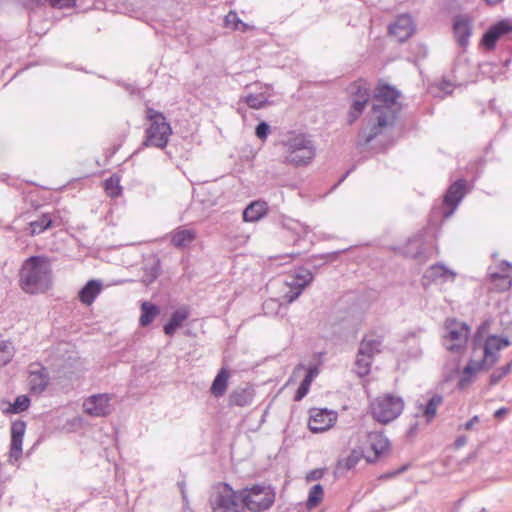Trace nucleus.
Segmentation results:
<instances>
[{
  "mask_svg": "<svg viewBox=\"0 0 512 512\" xmlns=\"http://www.w3.org/2000/svg\"><path fill=\"white\" fill-rule=\"evenodd\" d=\"M400 93L390 85H380L375 89L372 109L367 123L358 133V146H366L381 135L388 127H393L401 110L397 102Z\"/></svg>",
  "mask_w": 512,
  "mask_h": 512,
  "instance_id": "1",
  "label": "nucleus"
},
{
  "mask_svg": "<svg viewBox=\"0 0 512 512\" xmlns=\"http://www.w3.org/2000/svg\"><path fill=\"white\" fill-rule=\"evenodd\" d=\"M53 272L48 257L34 255L25 259L18 271V286L28 295H38L51 289Z\"/></svg>",
  "mask_w": 512,
  "mask_h": 512,
  "instance_id": "2",
  "label": "nucleus"
},
{
  "mask_svg": "<svg viewBox=\"0 0 512 512\" xmlns=\"http://www.w3.org/2000/svg\"><path fill=\"white\" fill-rule=\"evenodd\" d=\"M146 118L149 126L145 129L142 147H155L164 149L172 134V128L165 115L151 107L146 109Z\"/></svg>",
  "mask_w": 512,
  "mask_h": 512,
  "instance_id": "3",
  "label": "nucleus"
},
{
  "mask_svg": "<svg viewBox=\"0 0 512 512\" xmlns=\"http://www.w3.org/2000/svg\"><path fill=\"white\" fill-rule=\"evenodd\" d=\"M286 155L284 162L295 166L308 165L315 157V146L304 134H296L284 142Z\"/></svg>",
  "mask_w": 512,
  "mask_h": 512,
  "instance_id": "4",
  "label": "nucleus"
},
{
  "mask_svg": "<svg viewBox=\"0 0 512 512\" xmlns=\"http://www.w3.org/2000/svg\"><path fill=\"white\" fill-rule=\"evenodd\" d=\"M243 506L251 512L268 510L275 502L276 493L271 486L255 484L238 491Z\"/></svg>",
  "mask_w": 512,
  "mask_h": 512,
  "instance_id": "5",
  "label": "nucleus"
},
{
  "mask_svg": "<svg viewBox=\"0 0 512 512\" xmlns=\"http://www.w3.org/2000/svg\"><path fill=\"white\" fill-rule=\"evenodd\" d=\"M403 409V399L392 394L378 396L369 405L371 416L381 424H388L398 418Z\"/></svg>",
  "mask_w": 512,
  "mask_h": 512,
  "instance_id": "6",
  "label": "nucleus"
},
{
  "mask_svg": "<svg viewBox=\"0 0 512 512\" xmlns=\"http://www.w3.org/2000/svg\"><path fill=\"white\" fill-rule=\"evenodd\" d=\"M239 494L230 484L220 483L210 499L213 512H243L244 506L238 502Z\"/></svg>",
  "mask_w": 512,
  "mask_h": 512,
  "instance_id": "7",
  "label": "nucleus"
},
{
  "mask_svg": "<svg viewBox=\"0 0 512 512\" xmlns=\"http://www.w3.org/2000/svg\"><path fill=\"white\" fill-rule=\"evenodd\" d=\"M510 345L511 342L507 337L489 335L483 344L482 363L491 369L499 361V352Z\"/></svg>",
  "mask_w": 512,
  "mask_h": 512,
  "instance_id": "8",
  "label": "nucleus"
},
{
  "mask_svg": "<svg viewBox=\"0 0 512 512\" xmlns=\"http://www.w3.org/2000/svg\"><path fill=\"white\" fill-rule=\"evenodd\" d=\"M445 329L447 331L445 337L455 342L448 347V350L458 352L465 346L468 340L470 334L469 326L465 322H460L453 318L446 320Z\"/></svg>",
  "mask_w": 512,
  "mask_h": 512,
  "instance_id": "9",
  "label": "nucleus"
},
{
  "mask_svg": "<svg viewBox=\"0 0 512 512\" xmlns=\"http://www.w3.org/2000/svg\"><path fill=\"white\" fill-rule=\"evenodd\" d=\"M510 33H512V20L502 19L488 28L482 36L481 44L491 51L501 38Z\"/></svg>",
  "mask_w": 512,
  "mask_h": 512,
  "instance_id": "10",
  "label": "nucleus"
},
{
  "mask_svg": "<svg viewBox=\"0 0 512 512\" xmlns=\"http://www.w3.org/2000/svg\"><path fill=\"white\" fill-rule=\"evenodd\" d=\"M388 32L400 43L407 41L415 32V25L412 17L409 14H401L397 16L394 22L389 24Z\"/></svg>",
  "mask_w": 512,
  "mask_h": 512,
  "instance_id": "11",
  "label": "nucleus"
},
{
  "mask_svg": "<svg viewBox=\"0 0 512 512\" xmlns=\"http://www.w3.org/2000/svg\"><path fill=\"white\" fill-rule=\"evenodd\" d=\"M111 397L108 394H96L83 403L85 413L93 417H105L111 413Z\"/></svg>",
  "mask_w": 512,
  "mask_h": 512,
  "instance_id": "12",
  "label": "nucleus"
},
{
  "mask_svg": "<svg viewBox=\"0 0 512 512\" xmlns=\"http://www.w3.org/2000/svg\"><path fill=\"white\" fill-rule=\"evenodd\" d=\"M472 20L467 15H456L453 19V34L457 44L466 48L472 35Z\"/></svg>",
  "mask_w": 512,
  "mask_h": 512,
  "instance_id": "13",
  "label": "nucleus"
},
{
  "mask_svg": "<svg viewBox=\"0 0 512 512\" xmlns=\"http://www.w3.org/2000/svg\"><path fill=\"white\" fill-rule=\"evenodd\" d=\"M335 419L333 412L327 409H315L311 411L308 427L313 433L324 432L333 425Z\"/></svg>",
  "mask_w": 512,
  "mask_h": 512,
  "instance_id": "14",
  "label": "nucleus"
},
{
  "mask_svg": "<svg viewBox=\"0 0 512 512\" xmlns=\"http://www.w3.org/2000/svg\"><path fill=\"white\" fill-rule=\"evenodd\" d=\"M465 187H466V180L459 179L452 183L449 188L447 189L444 198H443V204L450 208L448 212H444V217H449L465 194Z\"/></svg>",
  "mask_w": 512,
  "mask_h": 512,
  "instance_id": "15",
  "label": "nucleus"
},
{
  "mask_svg": "<svg viewBox=\"0 0 512 512\" xmlns=\"http://www.w3.org/2000/svg\"><path fill=\"white\" fill-rule=\"evenodd\" d=\"M26 431V422L22 420L14 421L11 425V443L10 458L18 460L22 456V443Z\"/></svg>",
  "mask_w": 512,
  "mask_h": 512,
  "instance_id": "16",
  "label": "nucleus"
},
{
  "mask_svg": "<svg viewBox=\"0 0 512 512\" xmlns=\"http://www.w3.org/2000/svg\"><path fill=\"white\" fill-rule=\"evenodd\" d=\"M197 238V231L184 226L177 227L170 232V242L177 249L188 248Z\"/></svg>",
  "mask_w": 512,
  "mask_h": 512,
  "instance_id": "17",
  "label": "nucleus"
},
{
  "mask_svg": "<svg viewBox=\"0 0 512 512\" xmlns=\"http://www.w3.org/2000/svg\"><path fill=\"white\" fill-rule=\"evenodd\" d=\"M383 336H375L374 333L366 334L359 343L360 355L367 356L374 360L375 355L381 353Z\"/></svg>",
  "mask_w": 512,
  "mask_h": 512,
  "instance_id": "18",
  "label": "nucleus"
},
{
  "mask_svg": "<svg viewBox=\"0 0 512 512\" xmlns=\"http://www.w3.org/2000/svg\"><path fill=\"white\" fill-rule=\"evenodd\" d=\"M28 379L30 391L34 394H41L49 384V372L46 367L37 365L36 369L30 370Z\"/></svg>",
  "mask_w": 512,
  "mask_h": 512,
  "instance_id": "19",
  "label": "nucleus"
},
{
  "mask_svg": "<svg viewBox=\"0 0 512 512\" xmlns=\"http://www.w3.org/2000/svg\"><path fill=\"white\" fill-rule=\"evenodd\" d=\"M255 396L254 388L250 385L237 387L228 396L229 407H246L252 404Z\"/></svg>",
  "mask_w": 512,
  "mask_h": 512,
  "instance_id": "20",
  "label": "nucleus"
},
{
  "mask_svg": "<svg viewBox=\"0 0 512 512\" xmlns=\"http://www.w3.org/2000/svg\"><path fill=\"white\" fill-rule=\"evenodd\" d=\"M488 370H490V368L485 363H482V359L469 360L467 365L464 367V369L462 371V375L459 379V382H458L459 388L463 389V388L467 387L473 381V378L477 372L488 371Z\"/></svg>",
  "mask_w": 512,
  "mask_h": 512,
  "instance_id": "21",
  "label": "nucleus"
},
{
  "mask_svg": "<svg viewBox=\"0 0 512 512\" xmlns=\"http://www.w3.org/2000/svg\"><path fill=\"white\" fill-rule=\"evenodd\" d=\"M424 279H427L430 282H447L449 280L453 281L456 277V273L452 270L448 269L443 264H433L431 265L424 273Z\"/></svg>",
  "mask_w": 512,
  "mask_h": 512,
  "instance_id": "22",
  "label": "nucleus"
},
{
  "mask_svg": "<svg viewBox=\"0 0 512 512\" xmlns=\"http://www.w3.org/2000/svg\"><path fill=\"white\" fill-rule=\"evenodd\" d=\"M189 317V310L187 307H180L175 310L169 321L163 326V331L167 336H173L178 328H180L184 321Z\"/></svg>",
  "mask_w": 512,
  "mask_h": 512,
  "instance_id": "23",
  "label": "nucleus"
},
{
  "mask_svg": "<svg viewBox=\"0 0 512 512\" xmlns=\"http://www.w3.org/2000/svg\"><path fill=\"white\" fill-rule=\"evenodd\" d=\"M102 290V283L98 280H89L79 291V300L85 305H91Z\"/></svg>",
  "mask_w": 512,
  "mask_h": 512,
  "instance_id": "24",
  "label": "nucleus"
},
{
  "mask_svg": "<svg viewBox=\"0 0 512 512\" xmlns=\"http://www.w3.org/2000/svg\"><path fill=\"white\" fill-rule=\"evenodd\" d=\"M443 404V396L432 394L425 404L419 405L421 416L425 418L426 423L432 422L435 418L437 409Z\"/></svg>",
  "mask_w": 512,
  "mask_h": 512,
  "instance_id": "25",
  "label": "nucleus"
},
{
  "mask_svg": "<svg viewBox=\"0 0 512 512\" xmlns=\"http://www.w3.org/2000/svg\"><path fill=\"white\" fill-rule=\"evenodd\" d=\"M368 442L371 449L374 451V460L384 454L390 447L388 438L383 432L373 431L368 434Z\"/></svg>",
  "mask_w": 512,
  "mask_h": 512,
  "instance_id": "26",
  "label": "nucleus"
},
{
  "mask_svg": "<svg viewBox=\"0 0 512 512\" xmlns=\"http://www.w3.org/2000/svg\"><path fill=\"white\" fill-rule=\"evenodd\" d=\"M53 226V217L49 213H42L37 219L30 221L25 229L30 236H36Z\"/></svg>",
  "mask_w": 512,
  "mask_h": 512,
  "instance_id": "27",
  "label": "nucleus"
},
{
  "mask_svg": "<svg viewBox=\"0 0 512 512\" xmlns=\"http://www.w3.org/2000/svg\"><path fill=\"white\" fill-rule=\"evenodd\" d=\"M229 378L230 373L227 368L223 367L218 371L210 387V392L214 397L220 398L225 395Z\"/></svg>",
  "mask_w": 512,
  "mask_h": 512,
  "instance_id": "28",
  "label": "nucleus"
},
{
  "mask_svg": "<svg viewBox=\"0 0 512 512\" xmlns=\"http://www.w3.org/2000/svg\"><path fill=\"white\" fill-rule=\"evenodd\" d=\"M266 213L265 203L253 202L249 204L243 211V220L246 222H254L259 220Z\"/></svg>",
  "mask_w": 512,
  "mask_h": 512,
  "instance_id": "29",
  "label": "nucleus"
},
{
  "mask_svg": "<svg viewBox=\"0 0 512 512\" xmlns=\"http://www.w3.org/2000/svg\"><path fill=\"white\" fill-rule=\"evenodd\" d=\"M160 313L159 307L150 302H143L141 305V315L139 323L142 327L148 326Z\"/></svg>",
  "mask_w": 512,
  "mask_h": 512,
  "instance_id": "30",
  "label": "nucleus"
},
{
  "mask_svg": "<svg viewBox=\"0 0 512 512\" xmlns=\"http://www.w3.org/2000/svg\"><path fill=\"white\" fill-rule=\"evenodd\" d=\"M161 264L159 259H154L152 264L143 268L142 282L146 285L153 283L160 275Z\"/></svg>",
  "mask_w": 512,
  "mask_h": 512,
  "instance_id": "31",
  "label": "nucleus"
},
{
  "mask_svg": "<svg viewBox=\"0 0 512 512\" xmlns=\"http://www.w3.org/2000/svg\"><path fill=\"white\" fill-rule=\"evenodd\" d=\"M103 187L106 194L111 198H117L122 194L120 178L116 174H113L108 179H106L104 181Z\"/></svg>",
  "mask_w": 512,
  "mask_h": 512,
  "instance_id": "32",
  "label": "nucleus"
},
{
  "mask_svg": "<svg viewBox=\"0 0 512 512\" xmlns=\"http://www.w3.org/2000/svg\"><path fill=\"white\" fill-rule=\"evenodd\" d=\"M372 363L373 360L371 358L360 355L359 351H357L355 371L360 377L367 376L370 373Z\"/></svg>",
  "mask_w": 512,
  "mask_h": 512,
  "instance_id": "33",
  "label": "nucleus"
},
{
  "mask_svg": "<svg viewBox=\"0 0 512 512\" xmlns=\"http://www.w3.org/2000/svg\"><path fill=\"white\" fill-rule=\"evenodd\" d=\"M313 280V274L307 269H299L293 278V280L289 283V286H299L305 288L308 286Z\"/></svg>",
  "mask_w": 512,
  "mask_h": 512,
  "instance_id": "34",
  "label": "nucleus"
},
{
  "mask_svg": "<svg viewBox=\"0 0 512 512\" xmlns=\"http://www.w3.org/2000/svg\"><path fill=\"white\" fill-rule=\"evenodd\" d=\"M350 92L352 94V99L354 100H366L368 103L370 99V89L365 83H354L350 86Z\"/></svg>",
  "mask_w": 512,
  "mask_h": 512,
  "instance_id": "35",
  "label": "nucleus"
},
{
  "mask_svg": "<svg viewBox=\"0 0 512 512\" xmlns=\"http://www.w3.org/2000/svg\"><path fill=\"white\" fill-rule=\"evenodd\" d=\"M324 496V489L321 484L314 485L308 495L306 506L311 509L319 505Z\"/></svg>",
  "mask_w": 512,
  "mask_h": 512,
  "instance_id": "36",
  "label": "nucleus"
},
{
  "mask_svg": "<svg viewBox=\"0 0 512 512\" xmlns=\"http://www.w3.org/2000/svg\"><path fill=\"white\" fill-rule=\"evenodd\" d=\"M366 100H354L352 99L350 110L348 113V124H353L363 113L366 106Z\"/></svg>",
  "mask_w": 512,
  "mask_h": 512,
  "instance_id": "37",
  "label": "nucleus"
},
{
  "mask_svg": "<svg viewBox=\"0 0 512 512\" xmlns=\"http://www.w3.org/2000/svg\"><path fill=\"white\" fill-rule=\"evenodd\" d=\"M30 406V399L26 395L17 396L12 404H10V408L7 410L10 413H21L27 410Z\"/></svg>",
  "mask_w": 512,
  "mask_h": 512,
  "instance_id": "38",
  "label": "nucleus"
},
{
  "mask_svg": "<svg viewBox=\"0 0 512 512\" xmlns=\"http://www.w3.org/2000/svg\"><path fill=\"white\" fill-rule=\"evenodd\" d=\"M511 368H512V362L495 369L492 372V374L490 375L489 385L490 386L497 385L505 376H507L510 373Z\"/></svg>",
  "mask_w": 512,
  "mask_h": 512,
  "instance_id": "39",
  "label": "nucleus"
},
{
  "mask_svg": "<svg viewBox=\"0 0 512 512\" xmlns=\"http://www.w3.org/2000/svg\"><path fill=\"white\" fill-rule=\"evenodd\" d=\"M245 102L250 108L261 109L268 103V100L263 94H249L245 97Z\"/></svg>",
  "mask_w": 512,
  "mask_h": 512,
  "instance_id": "40",
  "label": "nucleus"
},
{
  "mask_svg": "<svg viewBox=\"0 0 512 512\" xmlns=\"http://www.w3.org/2000/svg\"><path fill=\"white\" fill-rule=\"evenodd\" d=\"M269 131H270V127H269V125H268L266 122L262 121V122H260V123L256 126L255 134H256V136H257L260 140L264 141V140H266V138H267V136H268V134H269Z\"/></svg>",
  "mask_w": 512,
  "mask_h": 512,
  "instance_id": "41",
  "label": "nucleus"
},
{
  "mask_svg": "<svg viewBox=\"0 0 512 512\" xmlns=\"http://www.w3.org/2000/svg\"><path fill=\"white\" fill-rule=\"evenodd\" d=\"M360 455L353 451L346 459H345V467L350 470L353 469L359 462Z\"/></svg>",
  "mask_w": 512,
  "mask_h": 512,
  "instance_id": "42",
  "label": "nucleus"
},
{
  "mask_svg": "<svg viewBox=\"0 0 512 512\" xmlns=\"http://www.w3.org/2000/svg\"><path fill=\"white\" fill-rule=\"evenodd\" d=\"M291 289L290 291L285 295V298L287 299V301L289 303L293 302L294 300H296L299 295L302 293L303 289L302 287H299V286H290Z\"/></svg>",
  "mask_w": 512,
  "mask_h": 512,
  "instance_id": "43",
  "label": "nucleus"
},
{
  "mask_svg": "<svg viewBox=\"0 0 512 512\" xmlns=\"http://www.w3.org/2000/svg\"><path fill=\"white\" fill-rule=\"evenodd\" d=\"M76 6V0H57L53 3V8H73Z\"/></svg>",
  "mask_w": 512,
  "mask_h": 512,
  "instance_id": "44",
  "label": "nucleus"
},
{
  "mask_svg": "<svg viewBox=\"0 0 512 512\" xmlns=\"http://www.w3.org/2000/svg\"><path fill=\"white\" fill-rule=\"evenodd\" d=\"M323 470L322 469H314V470H311L307 475H306V480L308 482L310 481H315V480H319L323 477Z\"/></svg>",
  "mask_w": 512,
  "mask_h": 512,
  "instance_id": "45",
  "label": "nucleus"
},
{
  "mask_svg": "<svg viewBox=\"0 0 512 512\" xmlns=\"http://www.w3.org/2000/svg\"><path fill=\"white\" fill-rule=\"evenodd\" d=\"M308 391H309V389L300 383V385L295 393L294 401L302 400L307 395Z\"/></svg>",
  "mask_w": 512,
  "mask_h": 512,
  "instance_id": "46",
  "label": "nucleus"
},
{
  "mask_svg": "<svg viewBox=\"0 0 512 512\" xmlns=\"http://www.w3.org/2000/svg\"><path fill=\"white\" fill-rule=\"evenodd\" d=\"M479 422V417L477 415L473 416L469 421H467L465 424H464V429L465 430H471L473 428V426Z\"/></svg>",
  "mask_w": 512,
  "mask_h": 512,
  "instance_id": "47",
  "label": "nucleus"
},
{
  "mask_svg": "<svg viewBox=\"0 0 512 512\" xmlns=\"http://www.w3.org/2000/svg\"><path fill=\"white\" fill-rule=\"evenodd\" d=\"M179 489H180V492H181V496H182V499L184 502H187V492H186V484H185V481H180L177 483Z\"/></svg>",
  "mask_w": 512,
  "mask_h": 512,
  "instance_id": "48",
  "label": "nucleus"
},
{
  "mask_svg": "<svg viewBox=\"0 0 512 512\" xmlns=\"http://www.w3.org/2000/svg\"><path fill=\"white\" fill-rule=\"evenodd\" d=\"M507 413L508 409L506 407H501L494 412V417L496 419H502Z\"/></svg>",
  "mask_w": 512,
  "mask_h": 512,
  "instance_id": "49",
  "label": "nucleus"
},
{
  "mask_svg": "<svg viewBox=\"0 0 512 512\" xmlns=\"http://www.w3.org/2000/svg\"><path fill=\"white\" fill-rule=\"evenodd\" d=\"M489 276H490V279H491L492 281H496V280H498V279H503V280H507V279H508V276L503 275V274H500V273H498V272L490 273V274H489Z\"/></svg>",
  "mask_w": 512,
  "mask_h": 512,
  "instance_id": "50",
  "label": "nucleus"
},
{
  "mask_svg": "<svg viewBox=\"0 0 512 512\" xmlns=\"http://www.w3.org/2000/svg\"><path fill=\"white\" fill-rule=\"evenodd\" d=\"M37 5H45L49 4L51 7H53V3H56L57 0H32Z\"/></svg>",
  "mask_w": 512,
  "mask_h": 512,
  "instance_id": "51",
  "label": "nucleus"
},
{
  "mask_svg": "<svg viewBox=\"0 0 512 512\" xmlns=\"http://www.w3.org/2000/svg\"><path fill=\"white\" fill-rule=\"evenodd\" d=\"M316 374H317V370L313 369V368H310L308 370L307 374L305 375V377L309 378V380L312 381Z\"/></svg>",
  "mask_w": 512,
  "mask_h": 512,
  "instance_id": "52",
  "label": "nucleus"
},
{
  "mask_svg": "<svg viewBox=\"0 0 512 512\" xmlns=\"http://www.w3.org/2000/svg\"><path fill=\"white\" fill-rule=\"evenodd\" d=\"M417 431H418V424H417V423H415V424H413V425H411V426L409 427L408 435H409V436H413V435H415V434L417 433Z\"/></svg>",
  "mask_w": 512,
  "mask_h": 512,
  "instance_id": "53",
  "label": "nucleus"
},
{
  "mask_svg": "<svg viewBox=\"0 0 512 512\" xmlns=\"http://www.w3.org/2000/svg\"><path fill=\"white\" fill-rule=\"evenodd\" d=\"M465 443H466V438L464 436H460L456 439L455 446L461 447V446L465 445Z\"/></svg>",
  "mask_w": 512,
  "mask_h": 512,
  "instance_id": "54",
  "label": "nucleus"
},
{
  "mask_svg": "<svg viewBox=\"0 0 512 512\" xmlns=\"http://www.w3.org/2000/svg\"><path fill=\"white\" fill-rule=\"evenodd\" d=\"M311 382L312 381H310L309 378L304 377V379L302 380L301 384L309 389L310 385H311Z\"/></svg>",
  "mask_w": 512,
  "mask_h": 512,
  "instance_id": "55",
  "label": "nucleus"
},
{
  "mask_svg": "<svg viewBox=\"0 0 512 512\" xmlns=\"http://www.w3.org/2000/svg\"><path fill=\"white\" fill-rule=\"evenodd\" d=\"M487 5H496L500 2H502L503 0H483Z\"/></svg>",
  "mask_w": 512,
  "mask_h": 512,
  "instance_id": "56",
  "label": "nucleus"
},
{
  "mask_svg": "<svg viewBox=\"0 0 512 512\" xmlns=\"http://www.w3.org/2000/svg\"><path fill=\"white\" fill-rule=\"evenodd\" d=\"M348 174H349V171H348L345 175H343V177L340 179V181H339V182L343 181V180L346 178V176H347Z\"/></svg>",
  "mask_w": 512,
  "mask_h": 512,
  "instance_id": "57",
  "label": "nucleus"
},
{
  "mask_svg": "<svg viewBox=\"0 0 512 512\" xmlns=\"http://www.w3.org/2000/svg\"><path fill=\"white\" fill-rule=\"evenodd\" d=\"M420 254H421V252H417L416 254H414V255H413V257H415V258H416V257H418V255H420Z\"/></svg>",
  "mask_w": 512,
  "mask_h": 512,
  "instance_id": "58",
  "label": "nucleus"
},
{
  "mask_svg": "<svg viewBox=\"0 0 512 512\" xmlns=\"http://www.w3.org/2000/svg\"><path fill=\"white\" fill-rule=\"evenodd\" d=\"M481 512H487V511H485V510L483 509Z\"/></svg>",
  "mask_w": 512,
  "mask_h": 512,
  "instance_id": "59",
  "label": "nucleus"
}]
</instances>
